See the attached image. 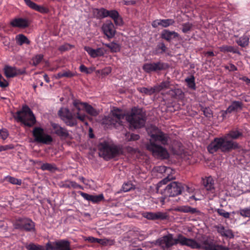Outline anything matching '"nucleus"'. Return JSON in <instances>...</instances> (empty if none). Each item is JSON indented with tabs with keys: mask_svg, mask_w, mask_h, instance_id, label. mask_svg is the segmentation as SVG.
Masks as SVG:
<instances>
[{
	"mask_svg": "<svg viewBox=\"0 0 250 250\" xmlns=\"http://www.w3.org/2000/svg\"><path fill=\"white\" fill-rule=\"evenodd\" d=\"M174 22V21L172 19L157 20L152 22V25L155 28L157 27L159 25L164 27H167L170 25L173 24Z\"/></svg>",
	"mask_w": 250,
	"mask_h": 250,
	"instance_id": "nucleus-26",
	"label": "nucleus"
},
{
	"mask_svg": "<svg viewBox=\"0 0 250 250\" xmlns=\"http://www.w3.org/2000/svg\"><path fill=\"white\" fill-rule=\"evenodd\" d=\"M15 39L16 41H17V43L20 45H22L24 43L27 44L30 43V41L29 40V39L22 34H20L16 36Z\"/></svg>",
	"mask_w": 250,
	"mask_h": 250,
	"instance_id": "nucleus-28",
	"label": "nucleus"
},
{
	"mask_svg": "<svg viewBox=\"0 0 250 250\" xmlns=\"http://www.w3.org/2000/svg\"><path fill=\"white\" fill-rule=\"evenodd\" d=\"M187 247L192 249H203L205 250H229L227 247L214 243V240L210 236L202 235L200 242L195 239L187 238Z\"/></svg>",
	"mask_w": 250,
	"mask_h": 250,
	"instance_id": "nucleus-4",
	"label": "nucleus"
},
{
	"mask_svg": "<svg viewBox=\"0 0 250 250\" xmlns=\"http://www.w3.org/2000/svg\"><path fill=\"white\" fill-rule=\"evenodd\" d=\"M214 227L216 228L217 232L219 233L221 236L229 238H232L234 237L232 230L229 229H226L223 225L220 224Z\"/></svg>",
	"mask_w": 250,
	"mask_h": 250,
	"instance_id": "nucleus-24",
	"label": "nucleus"
},
{
	"mask_svg": "<svg viewBox=\"0 0 250 250\" xmlns=\"http://www.w3.org/2000/svg\"><path fill=\"white\" fill-rule=\"evenodd\" d=\"M111 72V68L109 66L104 68L101 70V75L104 76H107Z\"/></svg>",
	"mask_w": 250,
	"mask_h": 250,
	"instance_id": "nucleus-51",
	"label": "nucleus"
},
{
	"mask_svg": "<svg viewBox=\"0 0 250 250\" xmlns=\"http://www.w3.org/2000/svg\"><path fill=\"white\" fill-rule=\"evenodd\" d=\"M167 94L173 98H176L178 95L182 94V91L179 88L171 89L167 92Z\"/></svg>",
	"mask_w": 250,
	"mask_h": 250,
	"instance_id": "nucleus-39",
	"label": "nucleus"
},
{
	"mask_svg": "<svg viewBox=\"0 0 250 250\" xmlns=\"http://www.w3.org/2000/svg\"><path fill=\"white\" fill-rule=\"evenodd\" d=\"M26 4L32 9H35L37 7V4L32 1L31 0H23Z\"/></svg>",
	"mask_w": 250,
	"mask_h": 250,
	"instance_id": "nucleus-53",
	"label": "nucleus"
},
{
	"mask_svg": "<svg viewBox=\"0 0 250 250\" xmlns=\"http://www.w3.org/2000/svg\"><path fill=\"white\" fill-rule=\"evenodd\" d=\"M133 185L131 182L125 183L122 186V190L124 192H127L133 188Z\"/></svg>",
	"mask_w": 250,
	"mask_h": 250,
	"instance_id": "nucleus-44",
	"label": "nucleus"
},
{
	"mask_svg": "<svg viewBox=\"0 0 250 250\" xmlns=\"http://www.w3.org/2000/svg\"><path fill=\"white\" fill-rule=\"evenodd\" d=\"M217 212L220 216H223L225 218L228 219L230 217V213L229 212H227L223 209H218Z\"/></svg>",
	"mask_w": 250,
	"mask_h": 250,
	"instance_id": "nucleus-48",
	"label": "nucleus"
},
{
	"mask_svg": "<svg viewBox=\"0 0 250 250\" xmlns=\"http://www.w3.org/2000/svg\"><path fill=\"white\" fill-rule=\"evenodd\" d=\"M201 184L208 193H214L215 191L214 180L210 176L202 178Z\"/></svg>",
	"mask_w": 250,
	"mask_h": 250,
	"instance_id": "nucleus-18",
	"label": "nucleus"
},
{
	"mask_svg": "<svg viewBox=\"0 0 250 250\" xmlns=\"http://www.w3.org/2000/svg\"><path fill=\"white\" fill-rule=\"evenodd\" d=\"M14 147V146L12 144L5 146H0V152L6 151L8 149H13Z\"/></svg>",
	"mask_w": 250,
	"mask_h": 250,
	"instance_id": "nucleus-55",
	"label": "nucleus"
},
{
	"mask_svg": "<svg viewBox=\"0 0 250 250\" xmlns=\"http://www.w3.org/2000/svg\"><path fill=\"white\" fill-rule=\"evenodd\" d=\"M35 10L41 12L42 14H47L48 12V9L44 6L39 5L37 4V7H35Z\"/></svg>",
	"mask_w": 250,
	"mask_h": 250,
	"instance_id": "nucleus-47",
	"label": "nucleus"
},
{
	"mask_svg": "<svg viewBox=\"0 0 250 250\" xmlns=\"http://www.w3.org/2000/svg\"><path fill=\"white\" fill-rule=\"evenodd\" d=\"M125 119L132 127L142 128L145 125L146 114L143 108L136 106L133 107L130 112L127 114H125L121 109L116 108L111 111L110 116L104 117L103 123L107 125V127L117 128L123 125V120Z\"/></svg>",
	"mask_w": 250,
	"mask_h": 250,
	"instance_id": "nucleus-1",
	"label": "nucleus"
},
{
	"mask_svg": "<svg viewBox=\"0 0 250 250\" xmlns=\"http://www.w3.org/2000/svg\"><path fill=\"white\" fill-rule=\"evenodd\" d=\"M221 114V117H222L223 119H224L225 118L227 117V115L229 113H231L230 112L227 111V108L225 110H222L220 112Z\"/></svg>",
	"mask_w": 250,
	"mask_h": 250,
	"instance_id": "nucleus-62",
	"label": "nucleus"
},
{
	"mask_svg": "<svg viewBox=\"0 0 250 250\" xmlns=\"http://www.w3.org/2000/svg\"><path fill=\"white\" fill-rule=\"evenodd\" d=\"M238 68L232 63L229 64V71H237Z\"/></svg>",
	"mask_w": 250,
	"mask_h": 250,
	"instance_id": "nucleus-64",
	"label": "nucleus"
},
{
	"mask_svg": "<svg viewBox=\"0 0 250 250\" xmlns=\"http://www.w3.org/2000/svg\"><path fill=\"white\" fill-rule=\"evenodd\" d=\"M104 200V197L103 194H100L98 195H91L90 202H92L94 204L98 203L101 201Z\"/></svg>",
	"mask_w": 250,
	"mask_h": 250,
	"instance_id": "nucleus-37",
	"label": "nucleus"
},
{
	"mask_svg": "<svg viewBox=\"0 0 250 250\" xmlns=\"http://www.w3.org/2000/svg\"><path fill=\"white\" fill-rule=\"evenodd\" d=\"M84 240L85 241H87L89 243H98L100 241V239H98V238H97L95 237H93L92 236H89L88 237H85V238L84 239Z\"/></svg>",
	"mask_w": 250,
	"mask_h": 250,
	"instance_id": "nucleus-52",
	"label": "nucleus"
},
{
	"mask_svg": "<svg viewBox=\"0 0 250 250\" xmlns=\"http://www.w3.org/2000/svg\"><path fill=\"white\" fill-rule=\"evenodd\" d=\"M80 71L81 72L85 73L86 74H89V72L88 71L87 67L84 64H81L79 67Z\"/></svg>",
	"mask_w": 250,
	"mask_h": 250,
	"instance_id": "nucleus-58",
	"label": "nucleus"
},
{
	"mask_svg": "<svg viewBox=\"0 0 250 250\" xmlns=\"http://www.w3.org/2000/svg\"><path fill=\"white\" fill-rule=\"evenodd\" d=\"M237 214H239L244 218H250V207L240 209L237 212Z\"/></svg>",
	"mask_w": 250,
	"mask_h": 250,
	"instance_id": "nucleus-36",
	"label": "nucleus"
},
{
	"mask_svg": "<svg viewBox=\"0 0 250 250\" xmlns=\"http://www.w3.org/2000/svg\"><path fill=\"white\" fill-rule=\"evenodd\" d=\"M102 30L104 35L108 39L112 38L116 33L114 26L111 21H106L102 25Z\"/></svg>",
	"mask_w": 250,
	"mask_h": 250,
	"instance_id": "nucleus-19",
	"label": "nucleus"
},
{
	"mask_svg": "<svg viewBox=\"0 0 250 250\" xmlns=\"http://www.w3.org/2000/svg\"><path fill=\"white\" fill-rule=\"evenodd\" d=\"M58 114L65 124L69 127L77 126L78 120L83 123L85 121V116L79 113L75 106H73L71 111L67 108H61Z\"/></svg>",
	"mask_w": 250,
	"mask_h": 250,
	"instance_id": "nucleus-6",
	"label": "nucleus"
},
{
	"mask_svg": "<svg viewBox=\"0 0 250 250\" xmlns=\"http://www.w3.org/2000/svg\"><path fill=\"white\" fill-rule=\"evenodd\" d=\"M185 82L187 84L188 86L191 89L195 90L196 89L195 83V78L194 75H190L186 78Z\"/></svg>",
	"mask_w": 250,
	"mask_h": 250,
	"instance_id": "nucleus-30",
	"label": "nucleus"
},
{
	"mask_svg": "<svg viewBox=\"0 0 250 250\" xmlns=\"http://www.w3.org/2000/svg\"><path fill=\"white\" fill-rule=\"evenodd\" d=\"M84 50L92 58H96V49L89 46H85Z\"/></svg>",
	"mask_w": 250,
	"mask_h": 250,
	"instance_id": "nucleus-46",
	"label": "nucleus"
},
{
	"mask_svg": "<svg viewBox=\"0 0 250 250\" xmlns=\"http://www.w3.org/2000/svg\"><path fill=\"white\" fill-rule=\"evenodd\" d=\"M100 241H99V242H98V243L103 245H107L109 244V242H111V241L107 239H100Z\"/></svg>",
	"mask_w": 250,
	"mask_h": 250,
	"instance_id": "nucleus-61",
	"label": "nucleus"
},
{
	"mask_svg": "<svg viewBox=\"0 0 250 250\" xmlns=\"http://www.w3.org/2000/svg\"><path fill=\"white\" fill-rule=\"evenodd\" d=\"M170 85V82L168 80H167L162 82L159 85H155V86L157 92L158 93L160 91L169 88Z\"/></svg>",
	"mask_w": 250,
	"mask_h": 250,
	"instance_id": "nucleus-32",
	"label": "nucleus"
},
{
	"mask_svg": "<svg viewBox=\"0 0 250 250\" xmlns=\"http://www.w3.org/2000/svg\"><path fill=\"white\" fill-rule=\"evenodd\" d=\"M140 138L139 135L135 134H131L130 135V138L129 139V141H136L138 140Z\"/></svg>",
	"mask_w": 250,
	"mask_h": 250,
	"instance_id": "nucleus-60",
	"label": "nucleus"
},
{
	"mask_svg": "<svg viewBox=\"0 0 250 250\" xmlns=\"http://www.w3.org/2000/svg\"><path fill=\"white\" fill-rule=\"evenodd\" d=\"M72 47H73V45H71V44H70L68 43H66L62 44V45H61L58 48V50L61 52H65L66 51H68V50L71 49V48Z\"/></svg>",
	"mask_w": 250,
	"mask_h": 250,
	"instance_id": "nucleus-43",
	"label": "nucleus"
},
{
	"mask_svg": "<svg viewBox=\"0 0 250 250\" xmlns=\"http://www.w3.org/2000/svg\"><path fill=\"white\" fill-rule=\"evenodd\" d=\"M121 45L118 43H115V42H111L110 52L111 53H117L120 51Z\"/></svg>",
	"mask_w": 250,
	"mask_h": 250,
	"instance_id": "nucleus-38",
	"label": "nucleus"
},
{
	"mask_svg": "<svg viewBox=\"0 0 250 250\" xmlns=\"http://www.w3.org/2000/svg\"><path fill=\"white\" fill-rule=\"evenodd\" d=\"M112 18L115 24L118 26H121L123 24L124 22L122 17H111Z\"/></svg>",
	"mask_w": 250,
	"mask_h": 250,
	"instance_id": "nucleus-49",
	"label": "nucleus"
},
{
	"mask_svg": "<svg viewBox=\"0 0 250 250\" xmlns=\"http://www.w3.org/2000/svg\"><path fill=\"white\" fill-rule=\"evenodd\" d=\"M96 57L99 56H103L104 54V52L103 49L101 48H98L96 49Z\"/></svg>",
	"mask_w": 250,
	"mask_h": 250,
	"instance_id": "nucleus-59",
	"label": "nucleus"
},
{
	"mask_svg": "<svg viewBox=\"0 0 250 250\" xmlns=\"http://www.w3.org/2000/svg\"><path fill=\"white\" fill-rule=\"evenodd\" d=\"M14 229L25 232H33L35 230V222L27 217H18L13 222Z\"/></svg>",
	"mask_w": 250,
	"mask_h": 250,
	"instance_id": "nucleus-12",
	"label": "nucleus"
},
{
	"mask_svg": "<svg viewBox=\"0 0 250 250\" xmlns=\"http://www.w3.org/2000/svg\"><path fill=\"white\" fill-rule=\"evenodd\" d=\"M72 105L77 108L79 113L85 116V121H83V124L86 126L88 125L87 122L88 117L86 115L85 112L92 117H97L99 115V111L96 108L86 103L76 100L72 102Z\"/></svg>",
	"mask_w": 250,
	"mask_h": 250,
	"instance_id": "nucleus-11",
	"label": "nucleus"
},
{
	"mask_svg": "<svg viewBox=\"0 0 250 250\" xmlns=\"http://www.w3.org/2000/svg\"><path fill=\"white\" fill-rule=\"evenodd\" d=\"M219 50L221 52H230L233 53H239L236 49H235L233 46L224 45L219 47Z\"/></svg>",
	"mask_w": 250,
	"mask_h": 250,
	"instance_id": "nucleus-33",
	"label": "nucleus"
},
{
	"mask_svg": "<svg viewBox=\"0 0 250 250\" xmlns=\"http://www.w3.org/2000/svg\"><path fill=\"white\" fill-rule=\"evenodd\" d=\"M236 42L241 47H244L247 46L250 42V38L246 34H244L238 39Z\"/></svg>",
	"mask_w": 250,
	"mask_h": 250,
	"instance_id": "nucleus-31",
	"label": "nucleus"
},
{
	"mask_svg": "<svg viewBox=\"0 0 250 250\" xmlns=\"http://www.w3.org/2000/svg\"><path fill=\"white\" fill-rule=\"evenodd\" d=\"M143 216L149 220H166L168 219V214L167 212H145Z\"/></svg>",
	"mask_w": 250,
	"mask_h": 250,
	"instance_id": "nucleus-17",
	"label": "nucleus"
},
{
	"mask_svg": "<svg viewBox=\"0 0 250 250\" xmlns=\"http://www.w3.org/2000/svg\"><path fill=\"white\" fill-rule=\"evenodd\" d=\"M64 187L68 188H73L74 189H83V188L75 181H70L68 183L64 185Z\"/></svg>",
	"mask_w": 250,
	"mask_h": 250,
	"instance_id": "nucleus-35",
	"label": "nucleus"
},
{
	"mask_svg": "<svg viewBox=\"0 0 250 250\" xmlns=\"http://www.w3.org/2000/svg\"><path fill=\"white\" fill-rule=\"evenodd\" d=\"M9 136V132L7 129L3 128L0 129V137L3 139L5 140Z\"/></svg>",
	"mask_w": 250,
	"mask_h": 250,
	"instance_id": "nucleus-50",
	"label": "nucleus"
},
{
	"mask_svg": "<svg viewBox=\"0 0 250 250\" xmlns=\"http://www.w3.org/2000/svg\"><path fill=\"white\" fill-rule=\"evenodd\" d=\"M41 169L42 170H48L50 171H55L57 169V168L54 164H50V163H44L43 164L41 167Z\"/></svg>",
	"mask_w": 250,
	"mask_h": 250,
	"instance_id": "nucleus-34",
	"label": "nucleus"
},
{
	"mask_svg": "<svg viewBox=\"0 0 250 250\" xmlns=\"http://www.w3.org/2000/svg\"><path fill=\"white\" fill-rule=\"evenodd\" d=\"M187 238L181 233L177 235V238H173V234L168 233L159 239L157 243L163 250H168L174 245L179 244L181 246H187Z\"/></svg>",
	"mask_w": 250,
	"mask_h": 250,
	"instance_id": "nucleus-8",
	"label": "nucleus"
},
{
	"mask_svg": "<svg viewBox=\"0 0 250 250\" xmlns=\"http://www.w3.org/2000/svg\"><path fill=\"white\" fill-rule=\"evenodd\" d=\"M240 79L243 81L245 82L246 83V84H250V79L247 78V77L243 76V77L240 78Z\"/></svg>",
	"mask_w": 250,
	"mask_h": 250,
	"instance_id": "nucleus-63",
	"label": "nucleus"
},
{
	"mask_svg": "<svg viewBox=\"0 0 250 250\" xmlns=\"http://www.w3.org/2000/svg\"><path fill=\"white\" fill-rule=\"evenodd\" d=\"M32 133L35 141L37 143L48 145L53 142L52 137L46 134L41 127H35Z\"/></svg>",
	"mask_w": 250,
	"mask_h": 250,
	"instance_id": "nucleus-13",
	"label": "nucleus"
},
{
	"mask_svg": "<svg viewBox=\"0 0 250 250\" xmlns=\"http://www.w3.org/2000/svg\"><path fill=\"white\" fill-rule=\"evenodd\" d=\"M6 180L8 181L9 183L16 185L20 186L21 184V180L15 178L11 176H7L6 178Z\"/></svg>",
	"mask_w": 250,
	"mask_h": 250,
	"instance_id": "nucleus-40",
	"label": "nucleus"
},
{
	"mask_svg": "<svg viewBox=\"0 0 250 250\" xmlns=\"http://www.w3.org/2000/svg\"><path fill=\"white\" fill-rule=\"evenodd\" d=\"M26 248L29 250H72L70 247V242L66 239L48 241L45 246L31 244Z\"/></svg>",
	"mask_w": 250,
	"mask_h": 250,
	"instance_id": "nucleus-9",
	"label": "nucleus"
},
{
	"mask_svg": "<svg viewBox=\"0 0 250 250\" xmlns=\"http://www.w3.org/2000/svg\"><path fill=\"white\" fill-rule=\"evenodd\" d=\"M138 90L146 95H152L155 93H157L155 85L153 87H140L138 88Z\"/></svg>",
	"mask_w": 250,
	"mask_h": 250,
	"instance_id": "nucleus-27",
	"label": "nucleus"
},
{
	"mask_svg": "<svg viewBox=\"0 0 250 250\" xmlns=\"http://www.w3.org/2000/svg\"><path fill=\"white\" fill-rule=\"evenodd\" d=\"M243 130L236 127L230 130L227 134L223 137L215 138L208 146V151L213 154L220 150L221 152H229L232 150L239 149L240 146L238 142L234 140L242 139Z\"/></svg>",
	"mask_w": 250,
	"mask_h": 250,
	"instance_id": "nucleus-2",
	"label": "nucleus"
},
{
	"mask_svg": "<svg viewBox=\"0 0 250 250\" xmlns=\"http://www.w3.org/2000/svg\"><path fill=\"white\" fill-rule=\"evenodd\" d=\"M179 37V34L175 31H170L167 29H164L160 34V37L165 40L168 42H170L171 40L177 38Z\"/></svg>",
	"mask_w": 250,
	"mask_h": 250,
	"instance_id": "nucleus-23",
	"label": "nucleus"
},
{
	"mask_svg": "<svg viewBox=\"0 0 250 250\" xmlns=\"http://www.w3.org/2000/svg\"><path fill=\"white\" fill-rule=\"evenodd\" d=\"M31 21L26 19L15 18L10 21L11 25L13 27L25 28L29 26Z\"/></svg>",
	"mask_w": 250,
	"mask_h": 250,
	"instance_id": "nucleus-20",
	"label": "nucleus"
},
{
	"mask_svg": "<svg viewBox=\"0 0 250 250\" xmlns=\"http://www.w3.org/2000/svg\"><path fill=\"white\" fill-rule=\"evenodd\" d=\"M63 74V77H66V78H71L75 76V74L73 72H71L69 70H67L66 71L62 72Z\"/></svg>",
	"mask_w": 250,
	"mask_h": 250,
	"instance_id": "nucleus-57",
	"label": "nucleus"
},
{
	"mask_svg": "<svg viewBox=\"0 0 250 250\" xmlns=\"http://www.w3.org/2000/svg\"><path fill=\"white\" fill-rule=\"evenodd\" d=\"M9 85V83L3 77V79L0 81V87L1 88H5Z\"/></svg>",
	"mask_w": 250,
	"mask_h": 250,
	"instance_id": "nucleus-56",
	"label": "nucleus"
},
{
	"mask_svg": "<svg viewBox=\"0 0 250 250\" xmlns=\"http://www.w3.org/2000/svg\"><path fill=\"white\" fill-rule=\"evenodd\" d=\"M174 211L178 212L189 213L190 214H200V212L196 208H192L189 206H177L172 209Z\"/></svg>",
	"mask_w": 250,
	"mask_h": 250,
	"instance_id": "nucleus-21",
	"label": "nucleus"
},
{
	"mask_svg": "<svg viewBox=\"0 0 250 250\" xmlns=\"http://www.w3.org/2000/svg\"><path fill=\"white\" fill-rule=\"evenodd\" d=\"M94 16H119L118 12L115 10H107L104 8L93 9Z\"/></svg>",
	"mask_w": 250,
	"mask_h": 250,
	"instance_id": "nucleus-22",
	"label": "nucleus"
},
{
	"mask_svg": "<svg viewBox=\"0 0 250 250\" xmlns=\"http://www.w3.org/2000/svg\"><path fill=\"white\" fill-rule=\"evenodd\" d=\"M201 110L203 113V115H205L207 117L210 118L212 116V111L210 109L209 107H202L201 108Z\"/></svg>",
	"mask_w": 250,
	"mask_h": 250,
	"instance_id": "nucleus-45",
	"label": "nucleus"
},
{
	"mask_svg": "<svg viewBox=\"0 0 250 250\" xmlns=\"http://www.w3.org/2000/svg\"><path fill=\"white\" fill-rule=\"evenodd\" d=\"M153 132L149 134L151 139L146 145L147 150L151 151L154 156L160 159H167L169 157L168 153L166 148L156 144L160 143L163 146L168 144L169 137L157 127H153Z\"/></svg>",
	"mask_w": 250,
	"mask_h": 250,
	"instance_id": "nucleus-3",
	"label": "nucleus"
},
{
	"mask_svg": "<svg viewBox=\"0 0 250 250\" xmlns=\"http://www.w3.org/2000/svg\"><path fill=\"white\" fill-rule=\"evenodd\" d=\"M79 193L85 200L90 202L91 195L82 191H79Z\"/></svg>",
	"mask_w": 250,
	"mask_h": 250,
	"instance_id": "nucleus-54",
	"label": "nucleus"
},
{
	"mask_svg": "<svg viewBox=\"0 0 250 250\" xmlns=\"http://www.w3.org/2000/svg\"><path fill=\"white\" fill-rule=\"evenodd\" d=\"M243 103L239 101H233L231 104L228 107V111L230 113L235 112H238L241 111L243 108Z\"/></svg>",
	"mask_w": 250,
	"mask_h": 250,
	"instance_id": "nucleus-25",
	"label": "nucleus"
},
{
	"mask_svg": "<svg viewBox=\"0 0 250 250\" xmlns=\"http://www.w3.org/2000/svg\"><path fill=\"white\" fill-rule=\"evenodd\" d=\"M167 48L164 42H160L157 44L155 48V54L160 55L165 53L167 50Z\"/></svg>",
	"mask_w": 250,
	"mask_h": 250,
	"instance_id": "nucleus-29",
	"label": "nucleus"
},
{
	"mask_svg": "<svg viewBox=\"0 0 250 250\" xmlns=\"http://www.w3.org/2000/svg\"><path fill=\"white\" fill-rule=\"evenodd\" d=\"M98 148L99 156L106 160L113 159L123 153V149L120 146L106 141L100 142Z\"/></svg>",
	"mask_w": 250,
	"mask_h": 250,
	"instance_id": "nucleus-7",
	"label": "nucleus"
},
{
	"mask_svg": "<svg viewBox=\"0 0 250 250\" xmlns=\"http://www.w3.org/2000/svg\"><path fill=\"white\" fill-rule=\"evenodd\" d=\"M182 26H183V28H182V31L186 33H188L191 30L193 24L189 22H188L182 24Z\"/></svg>",
	"mask_w": 250,
	"mask_h": 250,
	"instance_id": "nucleus-41",
	"label": "nucleus"
},
{
	"mask_svg": "<svg viewBox=\"0 0 250 250\" xmlns=\"http://www.w3.org/2000/svg\"><path fill=\"white\" fill-rule=\"evenodd\" d=\"M3 73L7 78H14L20 75L26 74L25 68H19L9 65H5L3 68Z\"/></svg>",
	"mask_w": 250,
	"mask_h": 250,
	"instance_id": "nucleus-15",
	"label": "nucleus"
},
{
	"mask_svg": "<svg viewBox=\"0 0 250 250\" xmlns=\"http://www.w3.org/2000/svg\"><path fill=\"white\" fill-rule=\"evenodd\" d=\"M53 133L62 139L70 138L68 130L64 127L61 126L58 124L51 123Z\"/></svg>",
	"mask_w": 250,
	"mask_h": 250,
	"instance_id": "nucleus-16",
	"label": "nucleus"
},
{
	"mask_svg": "<svg viewBox=\"0 0 250 250\" xmlns=\"http://www.w3.org/2000/svg\"><path fill=\"white\" fill-rule=\"evenodd\" d=\"M168 67L169 65L168 63L161 62L144 63L143 66V70L147 73H151L153 72L165 70Z\"/></svg>",
	"mask_w": 250,
	"mask_h": 250,
	"instance_id": "nucleus-14",
	"label": "nucleus"
},
{
	"mask_svg": "<svg viewBox=\"0 0 250 250\" xmlns=\"http://www.w3.org/2000/svg\"><path fill=\"white\" fill-rule=\"evenodd\" d=\"M43 59L42 54H38L36 55L33 59V64L36 66L42 62Z\"/></svg>",
	"mask_w": 250,
	"mask_h": 250,
	"instance_id": "nucleus-42",
	"label": "nucleus"
},
{
	"mask_svg": "<svg viewBox=\"0 0 250 250\" xmlns=\"http://www.w3.org/2000/svg\"><path fill=\"white\" fill-rule=\"evenodd\" d=\"M175 177L171 174H168L165 178L159 182L157 184L158 188H161L163 185L167 184V186L163 189V193L165 196L174 197L181 194L184 189L183 185L180 182L173 181Z\"/></svg>",
	"mask_w": 250,
	"mask_h": 250,
	"instance_id": "nucleus-5",
	"label": "nucleus"
},
{
	"mask_svg": "<svg viewBox=\"0 0 250 250\" xmlns=\"http://www.w3.org/2000/svg\"><path fill=\"white\" fill-rule=\"evenodd\" d=\"M15 119L24 126L32 127L36 123V117L28 105H23L21 110L18 111L14 116Z\"/></svg>",
	"mask_w": 250,
	"mask_h": 250,
	"instance_id": "nucleus-10",
	"label": "nucleus"
}]
</instances>
